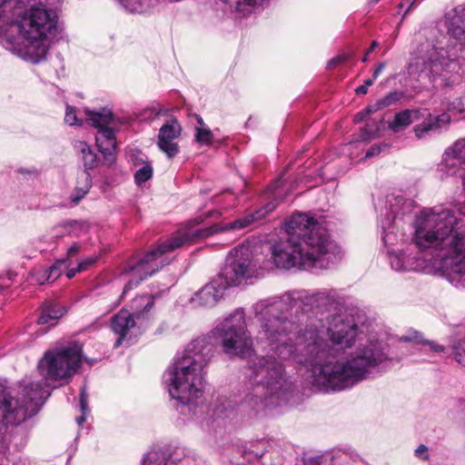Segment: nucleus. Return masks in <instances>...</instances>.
Wrapping results in <instances>:
<instances>
[{"instance_id":"6e6d98bb","label":"nucleus","mask_w":465,"mask_h":465,"mask_svg":"<svg viewBox=\"0 0 465 465\" xmlns=\"http://www.w3.org/2000/svg\"><path fill=\"white\" fill-rule=\"evenodd\" d=\"M3 290V287H0V292Z\"/></svg>"},{"instance_id":"f03ea898","label":"nucleus","mask_w":465,"mask_h":465,"mask_svg":"<svg viewBox=\"0 0 465 465\" xmlns=\"http://www.w3.org/2000/svg\"><path fill=\"white\" fill-rule=\"evenodd\" d=\"M285 235L271 246L280 269H327L340 259V249L327 230L307 213H295L284 223Z\"/></svg>"},{"instance_id":"f8f14e48","label":"nucleus","mask_w":465,"mask_h":465,"mask_svg":"<svg viewBox=\"0 0 465 465\" xmlns=\"http://www.w3.org/2000/svg\"><path fill=\"white\" fill-rule=\"evenodd\" d=\"M86 117L88 123L98 129L95 135L96 144L104 155V162L106 165H112L115 161V130L114 125L116 119L111 110L103 108L100 111L87 110Z\"/></svg>"},{"instance_id":"f257e3e1","label":"nucleus","mask_w":465,"mask_h":465,"mask_svg":"<svg viewBox=\"0 0 465 465\" xmlns=\"http://www.w3.org/2000/svg\"><path fill=\"white\" fill-rule=\"evenodd\" d=\"M375 327L376 323L359 308L331 315L328 328L307 325L295 337V342L282 341L273 347V353L249 361L252 390L246 401L259 412L290 398L293 382L276 357L310 367L312 386L323 391L349 389L385 371L392 359L389 345L375 338Z\"/></svg>"},{"instance_id":"aec40b11","label":"nucleus","mask_w":465,"mask_h":465,"mask_svg":"<svg viewBox=\"0 0 465 465\" xmlns=\"http://www.w3.org/2000/svg\"><path fill=\"white\" fill-rule=\"evenodd\" d=\"M420 117V109H406L397 113L388 127L393 133H400Z\"/></svg>"},{"instance_id":"b1692460","label":"nucleus","mask_w":465,"mask_h":465,"mask_svg":"<svg viewBox=\"0 0 465 465\" xmlns=\"http://www.w3.org/2000/svg\"><path fill=\"white\" fill-rule=\"evenodd\" d=\"M197 121L200 126L195 127V140L201 144L210 145L213 141V134L208 128H203V119L197 115Z\"/></svg>"},{"instance_id":"2f4dec72","label":"nucleus","mask_w":465,"mask_h":465,"mask_svg":"<svg viewBox=\"0 0 465 465\" xmlns=\"http://www.w3.org/2000/svg\"><path fill=\"white\" fill-rule=\"evenodd\" d=\"M125 9L134 13L141 12L144 0H120Z\"/></svg>"},{"instance_id":"7ed1b4c3","label":"nucleus","mask_w":465,"mask_h":465,"mask_svg":"<svg viewBox=\"0 0 465 465\" xmlns=\"http://www.w3.org/2000/svg\"><path fill=\"white\" fill-rule=\"evenodd\" d=\"M342 301L340 293L333 289H324L313 293L307 291H293L282 297L262 299L252 307L260 328L258 341L266 343L273 353V347L282 341L292 342L290 334L295 326L287 319L285 311L299 307L304 312L323 313L336 311Z\"/></svg>"},{"instance_id":"39448f33","label":"nucleus","mask_w":465,"mask_h":465,"mask_svg":"<svg viewBox=\"0 0 465 465\" xmlns=\"http://www.w3.org/2000/svg\"><path fill=\"white\" fill-rule=\"evenodd\" d=\"M208 337H199L187 344L163 374V383L172 399L181 404V412L202 416L207 411L203 399V370L213 356Z\"/></svg>"},{"instance_id":"c9c22d12","label":"nucleus","mask_w":465,"mask_h":465,"mask_svg":"<svg viewBox=\"0 0 465 465\" xmlns=\"http://www.w3.org/2000/svg\"><path fill=\"white\" fill-rule=\"evenodd\" d=\"M372 108V105H369L366 107L363 111L358 113L355 115V122L361 123L366 119L367 116H369L371 114L375 113L376 111L370 110Z\"/></svg>"},{"instance_id":"9d476101","label":"nucleus","mask_w":465,"mask_h":465,"mask_svg":"<svg viewBox=\"0 0 465 465\" xmlns=\"http://www.w3.org/2000/svg\"><path fill=\"white\" fill-rule=\"evenodd\" d=\"M264 270L252 245L242 243L228 253L225 266L219 276L224 279L229 287L238 286L263 276Z\"/></svg>"},{"instance_id":"e433bc0d","label":"nucleus","mask_w":465,"mask_h":465,"mask_svg":"<svg viewBox=\"0 0 465 465\" xmlns=\"http://www.w3.org/2000/svg\"><path fill=\"white\" fill-rule=\"evenodd\" d=\"M81 248L82 247L79 243L74 242L72 244L67 250V257L64 260H67V263H70L69 260L78 254V252L81 251Z\"/></svg>"},{"instance_id":"7c9ffc66","label":"nucleus","mask_w":465,"mask_h":465,"mask_svg":"<svg viewBox=\"0 0 465 465\" xmlns=\"http://www.w3.org/2000/svg\"><path fill=\"white\" fill-rule=\"evenodd\" d=\"M64 121L69 125L82 124V121L77 117L75 108L69 105L66 107Z\"/></svg>"},{"instance_id":"09e8293b","label":"nucleus","mask_w":465,"mask_h":465,"mask_svg":"<svg viewBox=\"0 0 465 465\" xmlns=\"http://www.w3.org/2000/svg\"><path fill=\"white\" fill-rule=\"evenodd\" d=\"M167 113H168V109L160 108V109L156 112V115H163V114H166Z\"/></svg>"},{"instance_id":"f704fd0d","label":"nucleus","mask_w":465,"mask_h":465,"mask_svg":"<svg viewBox=\"0 0 465 465\" xmlns=\"http://www.w3.org/2000/svg\"><path fill=\"white\" fill-rule=\"evenodd\" d=\"M388 147V144L384 143V144H375V145H372L366 153V155L365 157L366 158H370V157H373L375 155H378L381 152V149L382 148H387Z\"/></svg>"},{"instance_id":"de8ad7c7","label":"nucleus","mask_w":465,"mask_h":465,"mask_svg":"<svg viewBox=\"0 0 465 465\" xmlns=\"http://www.w3.org/2000/svg\"><path fill=\"white\" fill-rule=\"evenodd\" d=\"M46 277H47V272H43V275L41 276H37L36 277V281L40 283V284H43L46 280Z\"/></svg>"},{"instance_id":"5701e85b","label":"nucleus","mask_w":465,"mask_h":465,"mask_svg":"<svg viewBox=\"0 0 465 465\" xmlns=\"http://www.w3.org/2000/svg\"><path fill=\"white\" fill-rule=\"evenodd\" d=\"M153 300V296L143 294L136 297L133 301V309L134 310V312H143V315H142V322H143L145 324L149 320V312L154 304Z\"/></svg>"},{"instance_id":"4468645a","label":"nucleus","mask_w":465,"mask_h":465,"mask_svg":"<svg viewBox=\"0 0 465 465\" xmlns=\"http://www.w3.org/2000/svg\"><path fill=\"white\" fill-rule=\"evenodd\" d=\"M142 315H143V312H141L132 314L127 310H121L112 318V330L119 336L115 346L121 345L126 338L131 340L133 337L141 334L142 330L145 327V323L142 322Z\"/></svg>"},{"instance_id":"6ab92c4d","label":"nucleus","mask_w":465,"mask_h":465,"mask_svg":"<svg viewBox=\"0 0 465 465\" xmlns=\"http://www.w3.org/2000/svg\"><path fill=\"white\" fill-rule=\"evenodd\" d=\"M450 122V116L449 114L444 113L436 117H432L430 114L429 120L416 125L413 131L417 138L422 139L425 138L430 132L440 133Z\"/></svg>"},{"instance_id":"c85d7f7f","label":"nucleus","mask_w":465,"mask_h":465,"mask_svg":"<svg viewBox=\"0 0 465 465\" xmlns=\"http://www.w3.org/2000/svg\"><path fill=\"white\" fill-rule=\"evenodd\" d=\"M451 354L457 362L465 366V338L458 341L451 346Z\"/></svg>"},{"instance_id":"4c0bfd02","label":"nucleus","mask_w":465,"mask_h":465,"mask_svg":"<svg viewBox=\"0 0 465 465\" xmlns=\"http://www.w3.org/2000/svg\"><path fill=\"white\" fill-rule=\"evenodd\" d=\"M416 457L421 459L422 460H427L429 459L428 448L424 444H420L415 450Z\"/></svg>"},{"instance_id":"0eeeda50","label":"nucleus","mask_w":465,"mask_h":465,"mask_svg":"<svg viewBox=\"0 0 465 465\" xmlns=\"http://www.w3.org/2000/svg\"><path fill=\"white\" fill-rule=\"evenodd\" d=\"M276 208V203H268L262 208L254 213H249L242 218L237 219L224 226L212 225L206 228L189 229L178 231L169 239L157 244L156 247L144 254L135 264H129L124 269L125 274L130 275L128 282L124 288V293L136 287L142 281L152 276L163 266L170 262L166 256L168 252L174 251L185 244L191 243L197 239H203L221 231L232 229L240 230L247 227L253 222L263 219L269 213Z\"/></svg>"},{"instance_id":"5fc2aeb1","label":"nucleus","mask_w":465,"mask_h":465,"mask_svg":"<svg viewBox=\"0 0 465 465\" xmlns=\"http://www.w3.org/2000/svg\"><path fill=\"white\" fill-rule=\"evenodd\" d=\"M8 278L12 279V274L11 273L8 274Z\"/></svg>"},{"instance_id":"20e7f679","label":"nucleus","mask_w":465,"mask_h":465,"mask_svg":"<svg viewBox=\"0 0 465 465\" xmlns=\"http://www.w3.org/2000/svg\"><path fill=\"white\" fill-rule=\"evenodd\" d=\"M10 0H0V45L7 51L32 64L43 61L48 41L59 36L62 26L55 10L32 6L15 21L3 12Z\"/></svg>"},{"instance_id":"72a5a7b5","label":"nucleus","mask_w":465,"mask_h":465,"mask_svg":"<svg viewBox=\"0 0 465 465\" xmlns=\"http://www.w3.org/2000/svg\"><path fill=\"white\" fill-rule=\"evenodd\" d=\"M97 261V256H91L82 260L78 264V271H86L90 266Z\"/></svg>"},{"instance_id":"a18cd8bd","label":"nucleus","mask_w":465,"mask_h":465,"mask_svg":"<svg viewBox=\"0 0 465 465\" xmlns=\"http://www.w3.org/2000/svg\"><path fill=\"white\" fill-rule=\"evenodd\" d=\"M384 67H385V64L384 63H381V64H378L377 68L373 72V80L376 79L379 76V74L382 72Z\"/></svg>"},{"instance_id":"f3484780","label":"nucleus","mask_w":465,"mask_h":465,"mask_svg":"<svg viewBox=\"0 0 465 465\" xmlns=\"http://www.w3.org/2000/svg\"><path fill=\"white\" fill-rule=\"evenodd\" d=\"M387 255L391 268L397 272L420 271L425 267V260L418 257L410 247L401 251L389 249Z\"/></svg>"},{"instance_id":"a19ab883","label":"nucleus","mask_w":465,"mask_h":465,"mask_svg":"<svg viewBox=\"0 0 465 465\" xmlns=\"http://www.w3.org/2000/svg\"><path fill=\"white\" fill-rule=\"evenodd\" d=\"M373 79H367L364 81L362 85H360L356 88L355 92L357 94H367L368 87L373 84Z\"/></svg>"},{"instance_id":"58836bf2","label":"nucleus","mask_w":465,"mask_h":465,"mask_svg":"<svg viewBox=\"0 0 465 465\" xmlns=\"http://www.w3.org/2000/svg\"><path fill=\"white\" fill-rule=\"evenodd\" d=\"M328 463L326 457H313L308 459L304 465H327Z\"/></svg>"},{"instance_id":"a211bd4d","label":"nucleus","mask_w":465,"mask_h":465,"mask_svg":"<svg viewBox=\"0 0 465 465\" xmlns=\"http://www.w3.org/2000/svg\"><path fill=\"white\" fill-rule=\"evenodd\" d=\"M182 134V126L176 118L169 119L159 130L157 145L168 158L179 153V145L175 142Z\"/></svg>"},{"instance_id":"ea45409f","label":"nucleus","mask_w":465,"mask_h":465,"mask_svg":"<svg viewBox=\"0 0 465 465\" xmlns=\"http://www.w3.org/2000/svg\"><path fill=\"white\" fill-rule=\"evenodd\" d=\"M348 60V56L345 54H341L336 57L331 59L328 63V67H334L340 64H342Z\"/></svg>"},{"instance_id":"79ce46f5","label":"nucleus","mask_w":465,"mask_h":465,"mask_svg":"<svg viewBox=\"0 0 465 465\" xmlns=\"http://www.w3.org/2000/svg\"><path fill=\"white\" fill-rule=\"evenodd\" d=\"M429 346H430V349L432 351H435V352H445V348L439 345V344H436L432 341H427L426 342Z\"/></svg>"},{"instance_id":"2eb2a0df","label":"nucleus","mask_w":465,"mask_h":465,"mask_svg":"<svg viewBox=\"0 0 465 465\" xmlns=\"http://www.w3.org/2000/svg\"><path fill=\"white\" fill-rule=\"evenodd\" d=\"M74 149L81 153V158L85 168V171L82 172L78 178L77 195L73 198V202L77 203L89 191L92 185V178L87 170H91L96 166L97 155L91 149L87 143L83 141H77L74 143Z\"/></svg>"},{"instance_id":"6e6552de","label":"nucleus","mask_w":465,"mask_h":465,"mask_svg":"<svg viewBox=\"0 0 465 465\" xmlns=\"http://www.w3.org/2000/svg\"><path fill=\"white\" fill-rule=\"evenodd\" d=\"M23 400L13 397L8 391L0 390V454L8 449L5 426L17 425L35 415L49 397L50 391L40 382L23 381Z\"/></svg>"},{"instance_id":"cd10ccee","label":"nucleus","mask_w":465,"mask_h":465,"mask_svg":"<svg viewBox=\"0 0 465 465\" xmlns=\"http://www.w3.org/2000/svg\"><path fill=\"white\" fill-rule=\"evenodd\" d=\"M80 411L82 412V415L77 417L75 419V420H76V422L79 425H82L85 421L86 414L89 411V409H88V394H87L86 390H85L84 387H83L81 389V393H80Z\"/></svg>"},{"instance_id":"423d86ee","label":"nucleus","mask_w":465,"mask_h":465,"mask_svg":"<svg viewBox=\"0 0 465 465\" xmlns=\"http://www.w3.org/2000/svg\"><path fill=\"white\" fill-rule=\"evenodd\" d=\"M425 35L427 40L418 47L411 66L421 72L428 70L433 76L454 70L458 50H465V5L447 13Z\"/></svg>"},{"instance_id":"8fccbe9b","label":"nucleus","mask_w":465,"mask_h":465,"mask_svg":"<svg viewBox=\"0 0 465 465\" xmlns=\"http://www.w3.org/2000/svg\"><path fill=\"white\" fill-rule=\"evenodd\" d=\"M182 465H189V458H184L181 460Z\"/></svg>"},{"instance_id":"412c9836","label":"nucleus","mask_w":465,"mask_h":465,"mask_svg":"<svg viewBox=\"0 0 465 465\" xmlns=\"http://www.w3.org/2000/svg\"><path fill=\"white\" fill-rule=\"evenodd\" d=\"M65 312V308L58 303L46 302L43 306L41 315L38 318V323L54 325L57 320L63 317Z\"/></svg>"},{"instance_id":"bb28decb","label":"nucleus","mask_w":465,"mask_h":465,"mask_svg":"<svg viewBox=\"0 0 465 465\" xmlns=\"http://www.w3.org/2000/svg\"><path fill=\"white\" fill-rule=\"evenodd\" d=\"M70 263H67V260H58L52 266L49 267L47 272L46 280H50L51 282L55 281L59 278L62 273V271L65 268H68Z\"/></svg>"},{"instance_id":"c03bdc74","label":"nucleus","mask_w":465,"mask_h":465,"mask_svg":"<svg viewBox=\"0 0 465 465\" xmlns=\"http://www.w3.org/2000/svg\"><path fill=\"white\" fill-rule=\"evenodd\" d=\"M417 1L418 0H403L401 3V7L408 5L407 12H409L413 6H415Z\"/></svg>"},{"instance_id":"393cba45","label":"nucleus","mask_w":465,"mask_h":465,"mask_svg":"<svg viewBox=\"0 0 465 465\" xmlns=\"http://www.w3.org/2000/svg\"><path fill=\"white\" fill-rule=\"evenodd\" d=\"M403 97V93L401 92H391L386 94L383 98L378 100L374 104H372V111H379L382 108L388 107L391 104H396Z\"/></svg>"},{"instance_id":"1a4fd4ad","label":"nucleus","mask_w":465,"mask_h":465,"mask_svg":"<svg viewBox=\"0 0 465 465\" xmlns=\"http://www.w3.org/2000/svg\"><path fill=\"white\" fill-rule=\"evenodd\" d=\"M211 333L228 355L246 357L253 350L252 338L247 331L242 309H237L217 322Z\"/></svg>"},{"instance_id":"c756f323","label":"nucleus","mask_w":465,"mask_h":465,"mask_svg":"<svg viewBox=\"0 0 465 465\" xmlns=\"http://www.w3.org/2000/svg\"><path fill=\"white\" fill-rule=\"evenodd\" d=\"M153 175V168L149 163H146L140 169H138L134 174V179L136 183L142 184L145 183L149 179H151Z\"/></svg>"},{"instance_id":"4be33fe9","label":"nucleus","mask_w":465,"mask_h":465,"mask_svg":"<svg viewBox=\"0 0 465 465\" xmlns=\"http://www.w3.org/2000/svg\"><path fill=\"white\" fill-rule=\"evenodd\" d=\"M54 230L57 231L55 234L57 237L65 234L79 237L88 232V225L84 222L70 220L58 224Z\"/></svg>"},{"instance_id":"3c124183","label":"nucleus","mask_w":465,"mask_h":465,"mask_svg":"<svg viewBox=\"0 0 465 465\" xmlns=\"http://www.w3.org/2000/svg\"><path fill=\"white\" fill-rule=\"evenodd\" d=\"M401 341H411L412 339L408 337V336H403L401 338Z\"/></svg>"},{"instance_id":"ddd939ff","label":"nucleus","mask_w":465,"mask_h":465,"mask_svg":"<svg viewBox=\"0 0 465 465\" xmlns=\"http://www.w3.org/2000/svg\"><path fill=\"white\" fill-rule=\"evenodd\" d=\"M410 213L411 203L402 196L394 197L393 201H390V212H387L385 218L381 220V239L387 251L394 249V245L405 241L404 217Z\"/></svg>"},{"instance_id":"864d4df0","label":"nucleus","mask_w":465,"mask_h":465,"mask_svg":"<svg viewBox=\"0 0 465 465\" xmlns=\"http://www.w3.org/2000/svg\"><path fill=\"white\" fill-rule=\"evenodd\" d=\"M371 136L370 135H363V139H370Z\"/></svg>"},{"instance_id":"473e14b6","label":"nucleus","mask_w":465,"mask_h":465,"mask_svg":"<svg viewBox=\"0 0 465 465\" xmlns=\"http://www.w3.org/2000/svg\"><path fill=\"white\" fill-rule=\"evenodd\" d=\"M341 459L346 460L347 459L351 460L352 465H361L362 460L361 456L355 451L342 452L340 456Z\"/></svg>"},{"instance_id":"49530a36","label":"nucleus","mask_w":465,"mask_h":465,"mask_svg":"<svg viewBox=\"0 0 465 465\" xmlns=\"http://www.w3.org/2000/svg\"><path fill=\"white\" fill-rule=\"evenodd\" d=\"M77 272H82V271H78V266L76 268L69 269L66 272V277L68 279H72Z\"/></svg>"},{"instance_id":"a878e982","label":"nucleus","mask_w":465,"mask_h":465,"mask_svg":"<svg viewBox=\"0 0 465 465\" xmlns=\"http://www.w3.org/2000/svg\"><path fill=\"white\" fill-rule=\"evenodd\" d=\"M142 465H174V460H166L163 454L151 451L143 458Z\"/></svg>"},{"instance_id":"37998d69","label":"nucleus","mask_w":465,"mask_h":465,"mask_svg":"<svg viewBox=\"0 0 465 465\" xmlns=\"http://www.w3.org/2000/svg\"><path fill=\"white\" fill-rule=\"evenodd\" d=\"M379 45V43L377 41H372L371 47L366 51L364 56L362 57L361 61L365 63L368 60V55Z\"/></svg>"},{"instance_id":"9b49d317","label":"nucleus","mask_w":465,"mask_h":465,"mask_svg":"<svg viewBox=\"0 0 465 465\" xmlns=\"http://www.w3.org/2000/svg\"><path fill=\"white\" fill-rule=\"evenodd\" d=\"M82 361V346L73 343L64 348L47 351L39 361L37 369L45 381H60L70 379L78 370Z\"/></svg>"},{"instance_id":"603ef678","label":"nucleus","mask_w":465,"mask_h":465,"mask_svg":"<svg viewBox=\"0 0 465 465\" xmlns=\"http://www.w3.org/2000/svg\"><path fill=\"white\" fill-rule=\"evenodd\" d=\"M413 340H415L416 342H422V341L420 340L418 336H415Z\"/></svg>"},{"instance_id":"dca6fc26","label":"nucleus","mask_w":465,"mask_h":465,"mask_svg":"<svg viewBox=\"0 0 465 465\" xmlns=\"http://www.w3.org/2000/svg\"><path fill=\"white\" fill-rule=\"evenodd\" d=\"M227 288L229 286L224 282V279L218 275L200 291L196 292L190 299V303L193 308L213 307L223 297Z\"/></svg>"}]
</instances>
